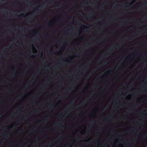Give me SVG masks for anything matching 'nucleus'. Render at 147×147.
I'll use <instances>...</instances> for the list:
<instances>
[{
	"label": "nucleus",
	"mask_w": 147,
	"mask_h": 147,
	"mask_svg": "<svg viewBox=\"0 0 147 147\" xmlns=\"http://www.w3.org/2000/svg\"><path fill=\"white\" fill-rule=\"evenodd\" d=\"M5 136L6 137H8L7 135V134L5 135Z\"/></svg>",
	"instance_id": "obj_15"
},
{
	"label": "nucleus",
	"mask_w": 147,
	"mask_h": 147,
	"mask_svg": "<svg viewBox=\"0 0 147 147\" xmlns=\"http://www.w3.org/2000/svg\"><path fill=\"white\" fill-rule=\"evenodd\" d=\"M80 28L82 29H85L87 27L81 23L80 24Z\"/></svg>",
	"instance_id": "obj_3"
},
{
	"label": "nucleus",
	"mask_w": 147,
	"mask_h": 147,
	"mask_svg": "<svg viewBox=\"0 0 147 147\" xmlns=\"http://www.w3.org/2000/svg\"><path fill=\"white\" fill-rule=\"evenodd\" d=\"M29 3L30 4H31L32 3H31V2H29Z\"/></svg>",
	"instance_id": "obj_18"
},
{
	"label": "nucleus",
	"mask_w": 147,
	"mask_h": 147,
	"mask_svg": "<svg viewBox=\"0 0 147 147\" xmlns=\"http://www.w3.org/2000/svg\"><path fill=\"white\" fill-rule=\"evenodd\" d=\"M39 7H39V6H38L37 7H36V9H38V8H39Z\"/></svg>",
	"instance_id": "obj_10"
},
{
	"label": "nucleus",
	"mask_w": 147,
	"mask_h": 147,
	"mask_svg": "<svg viewBox=\"0 0 147 147\" xmlns=\"http://www.w3.org/2000/svg\"><path fill=\"white\" fill-rule=\"evenodd\" d=\"M132 5V4L131 3V4H130V5Z\"/></svg>",
	"instance_id": "obj_22"
},
{
	"label": "nucleus",
	"mask_w": 147,
	"mask_h": 147,
	"mask_svg": "<svg viewBox=\"0 0 147 147\" xmlns=\"http://www.w3.org/2000/svg\"><path fill=\"white\" fill-rule=\"evenodd\" d=\"M144 55L145 56H146V54H145Z\"/></svg>",
	"instance_id": "obj_17"
},
{
	"label": "nucleus",
	"mask_w": 147,
	"mask_h": 147,
	"mask_svg": "<svg viewBox=\"0 0 147 147\" xmlns=\"http://www.w3.org/2000/svg\"><path fill=\"white\" fill-rule=\"evenodd\" d=\"M104 109L105 110L106 109H107V107H104Z\"/></svg>",
	"instance_id": "obj_14"
},
{
	"label": "nucleus",
	"mask_w": 147,
	"mask_h": 147,
	"mask_svg": "<svg viewBox=\"0 0 147 147\" xmlns=\"http://www.w3.org/2000/svg\"><path fill=\"white\" fill-rule=\"evenodd\" d=\"M84 103H84V102H83V104H84Z\"/></svg>",
	"instance_id": "obj_25"
},
{
	"label": "nucleus",
	"mask_w": 147,
	"mask_h": 147,
	"mask_svg": "<svg viewBox=\"0 0 147 147\" xmlns=\"http://www.w3.org/2000/svg\"><path fill=\"white\" fill-rule=\"evenodd\" d=\"M146 30H147V28H146Z\"/></svg>",
	"instance_id": "obj_27"
},
{
	"label": "nucleus",
	"mask_w": 147,
	"mask_h": 147,
	"mask_svg": "<svg viewBox=\"0 0 147 147\" xmlns=\"http://www.w3.org/2000/svg\"><path fill=\"white\" fill-rule=\"evenodd\" d=\"M144 5H147V4H144Z\"/></svg>",
	"instance_id": "obj_21"
},
{
	"label": "nucleus",
	"mask_w": 147,
	"mask_h": 147,
	"mask_svg": "<svg viewBox=\"0 0 147 147\" xmlns=\"http://www.w3.org/2000/svg\"><path fill=\"white\" fill-rule=\"evenodd\" d=\"M24 14H21L18 16L19 17V18H22L24 16Z\"/></svg>",
	"instance_id": "obj_7"
},
{
	"label": "nucleus",
	"mask_w": 147,
	"mask_h": 147,
	"mask_svg": "<svg viewBox=\"0 0 147 147\" xmlns=\"http://www.w3.org/2000/svg\"><path fill=\"white\" fill-rule=\"evenodd\" d=\"M26 29V28H24V29L21 28H19L16 29V30L18 31H21L24 30V29Z\"/></svg>",
	"instance_id": "obj_4"
},
{
	"label": "nucleus",
	"mask_w": 147,
	"mask_h": 147,
	"mask_svg": "<svg viewBox=\"0 0 147 147\" xmlns=\"http://www.w3.org/2000/svg\"><path fill=\"white\" fill-rule=\"evenodd\" d=\"M41 6L42 7V5H41Z\"/></svg>",
	"instance_id": "obj_26"
},
{
	"label": "nucleus",
	"mask_w": 147,
	"mask_h": 147,
	"mask_svg": "<svg viewBox=\"0 0 147 147\" xmlns=\"http://www.w3.org/2000/svg\"><path fill=\"white\" fill-rule=\"evenodd\" d=\"M52 26V25L51 24V22H50L49 23V26H48V27H51Z\"/></svg>",
	"instance_id": "obj_6"
},
{
	"label": "nucleus",
	"mask_w": 147,
	"mask_h": 147,
	"mask_svg": "<svg viewBox=\"0 0 147 147\" xmlns=\"http://www.w3.org/2000/svg\"><path fill=\"white\" fill-rule=\"evenodd\" d=\"M56 125H59V124H56Z\"/></svg>",
	"instance_id": "obj_20"
},
{
	"label": "nucleus",
	"mask_w": 147,
	"mask_h": 147,
	"mask_svg": "<svg viewBox=\"0 0 147 147\" xmlns=\"http://www.w3.org/2000/svg\"><path fill=\"white\" fill-rule=\"evenodd\" d=\"M69 17H72V16H69Z\"/></svg>",
	"instance_id": "obj_23"
},
{
	"label": "nucleus",
	"mask_w": 147,
	"mask_h": 147,
	"mask_svg": "<svg viewBox=\"0 0 147 147\" xmlns=\"http://www.w3.org/2000/svg\"><path fill=\"white\" fill-rule=\"evenodd\" d=\"M2 38H5V37H2ZM6 38H7V37H6ZM8 38H9V37H8Z\"/></svg>",
	"instance_id": "obj_24"
},
{
	"label": "nucleus",
	"mask_w": 147,
	"mask_h": 147,
	"mask_svg": "<svg viewBox=\"0 0 147 147\" xmlns=\"http://www.w3.org/2000/svg\"><path fill=\"white\" fill-rule=\"evenodd\" d=\"M112 69H110L106 72V73L109 74L111 72Z\"/></svg>",
	"instance_id": "obj_5"
},
{
	"label": "nucleus",
	"mask_w": 147,
	"mask_h": 147,
	"mask_svg": "<svg viewBox=\"0 0 147 147\" xmlns=\"http://www.w3.org/2000/svg\"><path fill=\"white\" fill-rule=\"evenodd\" d=\"M74 30V27L73 26H71L69 28H67L65 31L67 32H73Z\"/></svg>",
	"instance_id": "obj_2"
},
{
	"label": "nucleus",
	"mask_w": 147,
	"mask_h": 147,
	"mask_svg": "<svg viewBox=\"0 0 147 147\" xmlns=\"http://www.w3.org/2000/svg\"><path fill=\"white\" fill-rule=\"evenodd\" d=\"M90 115L91 116H95V114H90Z\"/></svg>",
	"instance_id": "obj_8"
},
{
	"label": "nucleus",
	"mask_w": 147,
	"mask_h": 147,
	"mask_svg": "<svg viewBox=\"0 0 147 147\" xmlns=\"http://www.w3.org/2000/svg\"><path fill=\"white\" fill-rule=\"evenodd\" d=\"M25 37H64L63 36H26ZM64 37H69V36H64ZM70 37H103V36H70ZM104 37H108V36H104ZM109 37H113V36H109ZM113 37H136V36H113Z\"/></svg>",
	"instance_id": "obj_1"
},
{
	"label": "nucleus",
	"mask_w": 147,
	"mask_h": 147,
	"mask_svg": "<svg viewBox=\"0 0 147 147\" xmlns=\"http://www.w3.org/2000/svg\"><path fill=\"white\" fill-rule=\"evenodd\" d=\"M146 112V111L145 110H144V113L145 112Z\"/></svg>",
	"instance_id": "obj_19"
},
{
	"label": "nucleus",
	"mask_w": 147,
	"mask_h": 147,
	"mask_svg": "<svg viewBox=\"0 0 147 147\" xmlns=\"http://www.w3.org/2000/svg\"><path fill=\"white\" fill-rule=\"evenodd\" d=\"M70 105H73V103H70Z\"/></svg>",
	"instance_id": "obj_12"
},
{
	"label": "nucleus",
	"mask_w": 147,
	"mask_h": 147,
	"mask_svg": "<svg viewBox=\"0 0 147 147\" xmlns=\"http://www.w3.org/2000/svg\"><path fill=\"white\" fill-rule=\"evenodd\" d=\"M97 85H98V84H95V85L96 86H97Z\"/></svg>",
	"instance_id": "obj_13"
},
{
	"label": "nucleus",
	"mask_w": 147,
	"mask_h": 147,
	"mask_svg": "<svg viewBox=\"0 0 147 147\" xmlns=\"http://www.w3.org/2000/svg\"><path fill=\"white\" fill-rule=\"evenodd\" d=\"M32 32L33 33H34L36 32V31L35 30H33L32 31Z\"/></svg>",
	"instance_id": "obj_9"
},
{
	"label": "nucleus",
	"mask_w": 147,
	"mask_h": 147,
	"mask_svg": "<svg viewBox=\"0 0 147 147\" xmlns=\"http://www.w3.org/2000/svg\"><path fill=\"white\" fill-rule=\"evenodd\" d=\"M88 15L89 16V17L90 18H91V17L90 16V15L89 14V15Z\"/></svg>",
	"instance_id": "obj_16"
},
{
	"label": "nucleus",
	"mask_w": 147,
	"mask_h": 147,
	"mask_svg": "<svg viewBox=\"0 0 147 147\" xmlns=\"http://www.w3.org/2000/svg\"><path fill=\"white\" fill-rule=\"evenodd\" d=\"M123 6H124V7H127V6L126 5H124Z\"/></svg>",
	"instance_id": "obj_11"
},
{
	"label": "nucleus",
	"mask_w": 147,
	"mask_h": 147,
	"mask_svg": "<svg viewBox=\"0 0 147 147\" xmlns=\"http://www.w3.org/2000/svg\"><path fill=\"white\" fill-rule=\"evenodd\" d=\"M133 1H135L136 0H133Z\"/></svg>",
	"instance_id": "obj_28"
}]
</instances>
